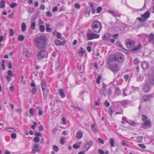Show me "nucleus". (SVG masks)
<instances>
[{
	"instance_id": "45",
	"label": "nucleus",
	"mask_w": 154,
	"mask_h": 154,
	"mask_svg": "<svg viewBox=\"0 0 154 154\" xmlns=\"http://www.w3.org/2000/svg\"><path fill=\"white\" fill-rule=\"evenodd\" d=\"M37 88L35 87L33 88L32 91V94H35L37 91Z\"/></svg>"
},
{
	"instance_id": "10",
	"label": "nucleus",
	"mask_w": 154,
	"mask_h": 154,
	"mask_svg": "<svg viewBox=\"0 0 154 154\" xmlns=\"http://www.w3.org/2000/svg\"><path fill=\"white\" fill-rule=\"evenodd\" d=\"M41 148V147H39L38 145L34 144H33V148L32 149V152L33 153H35L36 152H39Z\"/></svg>"
},
{
	"instance_id": "53",
	"label": "nucleus",
	"mask_w": 154,
	"mask_h": 154,
	"mask_svg": "<svg viewBox=\"0 0 154 154\" xmlns=\"http://www.w3.org/2000/svg\"><path fill=\"white\" fill-rule=\"evenodd\" d=\"M37 125V123L35 122H34L33 125L31 126V128L32 129H34L35 128Z\"/></svg>"
},
{
	"instance_id": "50",
	"label": "nucleus",
	"mask_w": 154,
	"mask_h": 154,
	"mask_svg": "<svg viewBox=\"0 0 154 154\" xmlns=\"http://www.w3.org/2000/svg\"><path fill=\"white\" fill-rule=\"evenodd\" d=\"M102 9V8L101 7H98L97 9V12L98 13H100Z\"/></svg>"
},
{
	"instance_id": "56",
	"label": "nucleus",
	"mask_w": 154,
	"mask_h": 154,
	"mask_svg": "<svg viewBox=\"0 0 154 154\" xmlns=\"http://www.w3.org/2000/svg\"><path fill=\"white\" fill-rule=\"evenodd\" d=\"M85 93V92H81L79 94V97L81 98H82L83 100H84V99L82 98V96H83L84 94Z\"/></svg>"
},
{
	"instance_id": "31",
	"label": "nucleus",
	"mask_w": 154,
	"mask_h": 154,
	"mask_svg": "<svg viewBox=\"0 0 154 154\" xmlns=\"http://www.w3.org/2000/svg\"><path fill=\"white\" fill-rule=\"evenodd\" d=\"M55 43L57 46H60L62 45V42L58 40H56L55 41Z\"/></svg>"
},
{
	"instance_id": "6",
	"label": "nucleus",
	"mask_w": 154,
	"mask_h": 154,
	"mask_svg": "<svg viewBox=\"0 0 154 154\" xmlns=\"http://www.w3.org/2000/svg\"><path fill=\"white\" fill-rule=\"evenodd\" d=\"M125 42L127 48L131 49L134 47L135 42L134 41L130 39H128Z\"/></svg>"
},
{
	"instance_id": "64",
	"label": "nucleus",
	"mask_w": 154,
	"mask_h": 154,
	"mask_svg": "<svg viewBox=\"0 0 154 154\" xmlns=\"http://www.w3.org/2000/svg\"><path fill=\"white\" fill-rule=\"evenodd\" d=\"M75 6L76 8L78 9H79L80 8V5L78 3H75Z\"/></svg>"
},
{
	"instance_id": "44",
	"label": "nucleus",
	"mask_w": 154,
	"mask_h": 154,
	"mask_svg": "<svg viewBox=\"0 0 154 154\" xmlns=\"http://www.w3.org/2000/svg\"><path fill=\"white\" fill-rule=\"evenodd\" d=\"M40 30L41 32H43L44 31V26L43 25H40Z\"/></svg>"
},
{
	"instance_id": "57",
	"label": "nucleus",
	"mask_w": 154,
	"mask_h": 154,
	"mask_svg": "<svg viewBox=\"0 0 154 154\" xmlns=\"http://www.w3.org/2000/svg\"><path fill=\"white\" fill-rule=\"evenodd\" d=\"M112 91L110 89H109L108 90L107 94L108 96H110L111 94Z\"/></svg>"
},
{
	"instance_id": "4",
	"label": "nucleus",
	"mask_w": 154,
	"mask_h": 154,
	"mask_svg": "<svg viewBox=\"0 0 154 154\" xmlns=\"http://www.w3.org/2000/svg\"><path fill=\"white\" fill-rule=\"evenodd\" d=\"M114 59H112V61H117L121 62L124 60V56L121 53H117L114 55Z\"/></svg>"
},
{
	"instance_id": "32",
	"label": "nucleus",
	"mask_w": 154,
	"mask_h": 154,
	"mask_svg": "<svg viewBox=\"0 0 154 154\" xmlns=\"http://www.w3.org/2000/svg\"><path fill=\"white\" fill-rule=\"evenodd\" d=\"M143 138L142 136H139L137 138V141L138 143H140L141 142Z\"/></svg>"
},
{
	"instance_id": "42",
	"label": "nucleus",
	"mask_w": 154,
	"mask_h": 154,
	"mask_svg": "<svg viewBox=\"0 0 154 154\" xmlns=\"http://www.w3.org/2000/svg\"><path fill=\"white\" fill-rule=\"evenodd\" d=\"M101 78V76L99 75L98 76L96 80V82L97 84H100Z\"/></svg>"
},
{
	"instance_id": "21",
	"label": "nucleus",
	"mask_w": 154,
	"mask_h": 154,
	"mask_svg": "<svg viewBox=\"0 0 154 154\" xmlns=\"http://www.w3.org/2000/svg\"><path fill=\"white\" fill-rule=\"evenodd\" d=\"M85 51L82 47L80 48V51L78 52V54L81 56H82L85 53Z\"/></svg>"
},
{
	"instance_id": "13",
	"label": "nucleus",
	"mask_w": 154,
	"mask_h": 154,
	"mask_svg": "<svg viewBox=\"0 0 154 154\" xmlns=\"http://www.w3.org/2000/svg\"><path fill=\"white\" fill-rule=\"evenodd\" d=\"M83 136V133L82 131H79L76 134L75 138L78 139H80L82 138Z\"/></svg>"
},
{
	"instance_id": "48",
	"label": "nucleus",
	"mask_w": 154,
	"mask_h": 154,
	"mask_svg": "<svg viewBox=\"0 0 154 154\" xmlns=\"http://www.w3.org/2000/svg\"><path fill=\"white\" fill-rule=\"evenodd\" d=\"M8 64V68L10 69H11L12 68V63L11 61H9Z\"/></svg>"
},
{
	"instance_id": "36",
	"label": "nucleus",
	"mask_w": 154,
	"mask_h": 154,
	"mask_svg": "<svg viewBox=\"0 0 154 154\" xmlns=\"http://www.w3.org/2000/svg\"><path fill=\"white\" fill-rule=\"evenodd\" d=\"M46 26H47L46 30L47 32H51V29L49 27L50 25L49 24H46Z\"/></svg>"
},
{
	"instance_id": "58",
	"label": "nucleus",
	"mask_w": 154,
	"mask_h": 154,
	"mask_svg": "<svg viewBox=\"0 0 154 154\" xmlns=\"http://www.w3.org/2000/svg\"><path fill=\"white\" fill-rule=\"evenodd\" d=\"M58 7L57 6H55L52 9V11L53 12H55L58 10Z\"/></svg>"
},
{
	"instance_id": "3",
	"label": "nucleus",
	"mask_w": 154,
	"mask_h": 154,
	"mask_svg": "<svg viewBox=\"0 0 154 154\" xmlns=\"http://www.w3.org/2000/svg\"><path fill=\"white\" fill-rule=\"evenodd\" d=\"M112 38V35L109 32L105 33L102 37V39L108 42H111L113 43L115 41L114 39H111Z\"/></svg>"
},
{
	"instance_id": "49",
	"label": "nucleus",
	"mask_w": 154,
	"mask_h": 154,
	"mask_svg": "<svg viewBox=\"0 0 154 154\" xmlns=\"http://www.w3.org/2000/svg\"><path fill=\"white\" fill-rule=\"evenodd\" d=\"M108 12L111 14L113 16H114V14H115V11L114 10H109L108 11Z\"/></svg>"
},
{
	"instance_id": "11",
	"label": "nucleus",
	"mask_w": 154,
	"mask_h": 154,
	"mask_svg": "<svg viewBox=\"0 0 154 154\" xmlns=\"http://www.w3.org/2000/svg\"><path fill=\"white\" fill-rule=\"evenodd\" d=\"M93 144L92 141L90 140L88 142V143L86 144L84 147L85 151H87L92 146Z\"/></svg>"
},
{
	"instance_id": "16",
	"label": "nucleus",
	"mask_w": 154,
	"mask_h": 154,
	"mask_svg": "<svg viewBox=\"0 0 154 154\" xmlns=\"http://www.w3.org/2000/svg\"><path fill=\"white\" fill-rule=\"evenodd\" d=\"M110 68L112 71H117L119 70L118 66L116 64L111 65L110 66Z\"/></svg>"
},
{
	"instance_id": "26",
	"label": "nucleus",
	"mask_w": 154,
	"mask_h": 154,
	"mask_svg": "<svg viewBox=\"0 0 154 154\" xmlns=\"http://www.w3.org/2000/svg\"><path fill=\"white\" fill-rule=\"evenodd\" d=\"M59 92L60 94L61 97L63 98L65 97V94L64 93L63 90L62 89H60L59 90Z\"/></svg>"
},
{
	"instance_id": "8",
	"label": "nucleus",
	"mask_w": 154,
	"mask_h": 154,
	"mask_svg": "<svg viewBox=\"0 0 154 154\" xmlns=\"http://www.w3.org/2000/svg\"><path fill=\"white\" fill-rule=\"evenodd\" d=\"M46 55V52L45 50H42L40 51L37 55L38 58L41 60L45 57Z\"/></svg>"
},
{
	"instance_id": "12",
	"label": "nucleus",
	"mask_w": 154,
	"mask_h": 154,
	"mask_svg": "<svg viewBox=\"0 0 154 154\" xmlns=\"http://www.w3.org/2000/svg\"><path fill=\"white\" fill-rule=\"evenodd\" d=\"M150 84L149 82H146L144 85L143 89V91L144 92H146L149 90Z\"/></svg>"
},
{
	"instance_id": "23",
	"label": "nucleus",
	"mask_w": 154,
	"mask_h": 154,
	"mask_svg": "<svg viewBox=\"0 0 154 154\" xmlns=\"http://www.w3.org/2000/svg\"><path fill=\"white\" fill-rule=\"evenodd\" d=\"M6 131L11 132H14L16 131L15 129L13 128L8 127L5 128Z\"/></svg>"
},
{
	"instance_id": "55",
	"label": "nucleus",
	"mask_w": 154,
	"mask_h": 154,
	"mask_svg": "<svg viewBox=\"0 0 154 154\" xmlns=\"http://www.w3.org/2000/svg\"><path fill=\"white\" fill-rule=\"evenodd\" d=\"M8 75L9 76H12L13 72H12L11 70H9L8 71Z\"/></svg>"
},
{
	"instance_id": "15",
	"label": "nucleus",
	"mask_w": 154,
	"mask_h": 154,
	"mask_svg": "<svg viewBox=\"0 0 154 154\" xmlns=\"http://www.w3.org/2000/svg\"><path fill=\"white\" fill-rule=\"evenodd\" d=\"M141 66L143 69H146L148 67L149 63L146 61H143L141 63Z\"/></svg>"
},
{
	"instance_id": "38",
	"label": "nucleus",
	"mask_w": 154,
	"mask_h": 154,
	"mask_svg": "<svg viewBox=\"0 0 154 154\" xmlns=\"http://www.w3.org/2000/svg\"><path fill=\"white\" fill-rule=\"evenodd\" d=\"M141 116L142 117V120L143 122L147 120V117L144 114H142Z\"/></svg>"
},
{
	"instance_id": "5",
	"label": "nucleus",
	"mask_w": 154,
	"mask_h": 154,
	"mask_svg": "<svg viewBox=\"0 0 154 154\" xmlns=\"http://www.w3.org/2000/svg\"><path fill=\"white\" fill-rule=\"evenodd\" d=\"M149 12H147L141 15V17L137 18V19L141 22H144L147 20L148 18L149 17Z\"/></svg>"
},
{
	"instance_id": "25",
	"label": "nucleus",
	"mask_w": 154,
	"mask_h": 154,
	"mask_svg": "<svg viewBox=\"0 0 154 154\" xmlns=\"http://www.w3.org/2000/svg\"><path fill=\"white\" fill-rule=\"evenodd\" d=\"M90 11L91 9L90 8H87L86 9L85 13L86 16L88 17L89 16Z\"/></svg>"
},
{
	"instance_id": "27",
	"label": "nucleus",
	"mask_w": 154,
	"mask_h": 154,
	"mask_svg": "<svg viewBox=\"0 0 154 154\" xmlns=\"http://www.w3.org/2000/svg\"><path fill=\"white\" fill-rule=\"evenodd\" d=\"M71 107L73 108L76 111L77 110L79 111L82 110V109L79 106H76L74 105H71Z\"/></svg>"
},
{
	"instance_id": "46",
	"label": "nucleus",
	"mask_w": 154,
	"mask_h": 154,
	"mask_svg": "<svg viewBox=\"0 0 154 154\" xmlns=\"http://www.w3.org/2000/svg\"><path fill=\"white\" fill-rule=\"evenodd\" d=\"M116 92L119 94L121 93V91L120 89L118 87H116L115 88Z\"/></svg>"
},
{
	"instance_id": "35",
	"label": "nucleus",
	"mask_w": 154,
	"mask_h": 154,
	"mask_svg": "<svg viewBox=\"0 0 154 154\" xmlns=\"http://www.w3.org/2000/svg\"><path fill=\"white\" fill-rule=\"evenodd\" d=\"M127 123L132 126L134 125L135 124L134 121H131V120L127 121Z\"/></svg>"
},
{
	"instance_id": "17",
	"label": "nucleus",
	"mask_w": 154,
	"mask_h": 154,
	"mask_svg": "<svg viewBox=\"0 0 154 154\" xmlns=\"http://www.w3.org/2000/svg\"><path fill=\"white\" fill-rule=\"evenodd\" d=\"M101 91L103 92V95L106 96L107 93L106 85L103 84Z\"/></svg>"
},
{
	"instance_id": "61",
	"label": "nucleus",
	"mask_w": 154,
	"mask_h": 154,
	"mask_svg": "<svg viewBox=\"0 0 154 154\" xmlns=\"http://www.w3.org/2000/svg\"><path fill=\"white\" fill-rule=\"evenodd\" d=\"M98 150L99 153L100 154H104V151L101 149H99Z\"/></svg>"
},
{
	"instance_id": "28",
	"label": "nucleus",
	"mask_w": 154,
	"mask_h": 154,
	"mask_svg": "<svg viewBox=\"0 0 154 154\" xmlns=\"http://www.w3.org/2000/svg\"><path fill=\"white\" fill-rule=\"evenodd\" d=\"M114 140L113 138H111L109 140V143L110 144L111 146L112 147H114Z\"/></svg>"
},
{
	"instance_id": "33",
	"label": "nucleus",
	"mask_w": 154,
	"mask_h": 154,
	"mask_svg": "<svg viewBox=\"0 0 154 154\" xmlns=\"http://www.w3.org/2000/svg\"><path fill=\"white\" fill-rule=\"evenodd\" d=\"M35 22L34 21L32 23L31 25V28L32 29L34 30L35 29Z\"/></svg>"
},
{
	"instance_id": "54",
	"label": "nucleus",
	"mask_w": 154,
	"mask_h": 154,
	"mask_svg": "<svg viewBox=\"0 0 154 154\" xmlns=\"http://www.w3.org/2000/svg\"><path fill=\"white\" fill-rule=\"evenodd\" d=\"M11 137L13 139H15L17 137V135L15 133H13L11 135Z\"/></svg>"
},
{
	"instance_id": "40",
	"label": "nucleus",
	"mask_w": 154,
	"mask_h": 154,
	"mask_svg": "<svg viewBox=\"0 0 154 154\" xmlns=\"http://www.w3.org/2000/svg\"><path fill=\"white\" fill-rule=\"evenodd\" d=\"M33 141L36 143L38 142L39 141V138L37 137H35L33 139Z\"/></svg>"
},
{
	"instance_id": "2",
	"label": "nucleus",
	"mask_w": 154,
	"mask_h": 154,
	"mask_svg": "<svg viewBox=\"0 0 154 154\" xmlns=\"http://www.w3.org/2000/svg\"><path fill=\"white\" fill-rule=\"evenodd\" d=\"M91 26L93 31L96 33L100 32L102 28L101 23L98 21H93Z\"/></svg>"
},
{
	"instance_id": "60",
	"label": "nucleus",
	"mask_w": 154,
	"mask_h": 154,
	"mask_svg": "<svg viewBox=\"0 0 154 154\" xmlns=\"http://www.w3.org/2000/svg\"><path fill=\"white\" fill-rule=\"evenodd\" d=\"M143 79V78L142 76L141 75H140L138 78L137 79V81H142Z\"/></svg>"
},
{
	"instance_id": "20",
	"label": "nucleus",
	"mask_w": 154,
	"mask_h": 154,
	"mask_svg": "<svg viewBox=\"0 0 154 154\" xmlns=\"http://www.w3.org/2000/svg\"><path fill=\"white\" fill-rule=\"evenodd\" d=\"M148 40L149 42H153L154 40V35L151 33L148 36Z\"/></svg>"
},
{
	"instance_id": "59",
	"label": "nucleus",
	"mask_w": 154,
	"mask_h": 154,
	"mask_svg": "<svg viewBox=\"0 0 154 154\" xmlns=\"http://www.w3.org/2000/svg\"><path fill=\"white\" fill-rule=\"evenodd\" d=\"M98 141L99 143H101L103 144L104 143V141L102 140L100 138H98Z\"/></svg>"
},
{
	"instance_id": "63",
	"label": "nucleus",
	"mask_w": 154,
	"mask_h": 154,
	"mask_svg": "<svg viewBox=\"0 0 154 154\" xmlns=\"http://www.w3.org/2000/svg\"><path fill=\"white\" fill-rule=\"evenodd\" d=\"M14 34V30L12 29H11L10 30V35L12 36Z\"/></svg>"
},
{
	"instance_id": "9",
	"label": "nucleus",
	"mask_w": 154,
	"mask_h": 154,
	"mask_svg": "<svg viewBox=\"0 0 154 154\" xmlns=\"http://www.w3.org/2000/svg\"><path fill=\"white\" fill-rule=\"evenodd\" d=\"M151 126V122L149 120L144 122V123L142 125L141 127L143 128L146 129V128L150 127Z\"/></svg>"
},
{
	"instance_id": "52",
	"label": "nucleus",
	"mask_w": 154,
	"mask_h": 154,
	"mask_svg": "<svg viewBox=\"0 0 154 154\" xmlns=\"http://www.w3.org/2000/svg\"><path fill=\"white\" fill-rule=\"evenodd\" d=\"M53 149L56 152L58 151L59 150V149L58 146L55 145H54L53 146Z\"/></svg>"
},
{
	"instance_id": "43",
	"label": "nucleus",
	"mask_w": 154,
	"mask_h": 154,
	"mask_svg": "<svg viewBox=\"0 0 154 154\" xmlns=\"http://www.w3.org/2000/svg\"><path fill=\"white\" fill-rule=\"evenodd\" d=\"M17 5V4L16 3H13L11 4L10 5V7L11 8H14Z\"/></svg>"
},
{
	"instance_id": "7",
	"label": "nucleus",
	"mask_w": 154,
	"mask_h": 154,
	"mask_svg": "<svg viewBox=\"0 0 154 154\" xmlns=\"http://www.w3.org/2000/svg\"><path fill=\"white\" fill-rule=\"evenodd\" d=\"M87 39L88 40H91L95 38H98L100 37V35L94 33H90L87 34Z\"/></svg>"
},
{
	"instance_id": "34",
	"label": "nucleus",
	"mask_w": 154,
	"mask_h": 154,
	"mask_svg": "<svg viewBox=\"0 0 154 154\" xmlns=\"http://www.w3.org/2000/svg\"><path fill=\"white\" fill-rule=\"evenodd\" d=\"M91 128L92 131L95 133L97 132V131L96 128L95 127V126L94 125L92 124L91 125Z\"/></svg>"
},
{
	"instance_id": "47",
	"label": "nucleus",
	"mask_w": 154,
	"mask_h": 154,
	"mask_svg": "<svg viewBox=\"0 0 154 154\" xmlns=\"http://www.w3.org/2000/svg\"><path fill=\"white\" fill-rule=\"evenodd\" d=\"M65 140V138L64 137H62L60 140V143L62 145H63L64 144V141Z\"/></svg>"
},
{
	"instance_id": "24",
	"label": "nucleus",
	"mask_w": 154,
	"mask_h": 154,
	"mask_svg": "<svg viewBox=\"0 0 154 154\" xmlns=\"http://www.w3.org/2000/svg\"><path fill=\"white\" fill-rule=\"evenodd\" d=\"M21 30L22 32H24L26 29V25L24 23H23L21 24Z\"/></svg>"
},
{
	"instance_id": "62",
	"label": "nucleus",
	"mask_w": 154,
	"mask_h": 154,
	"mask_svg": "<svg viewBox=\"0 0 154 154\" xmlns=\"http://www.w3.org/2000/svg\"><path fill=\"white\" fill-rule=\"evenodd\" d=\"M73 147L75 149H77L79 148L80 146L79 145H77L74 144L73 146Z\"/></svg>"
},
{
	"instance_id": "14",
	"label": "nucleus",
	"mask_w": 154,
	"mask_h": 154,
	"mask_svg": "<svg viewBox=\"0 0 154 154\" xmlns=\"http://www.w3.org/2000/svg\"><path fill=\"white\" fill-rule=\"evenodd\" d=\"M41 87L42 90L43 91H48V90L47 88L46 84L45 81H42V82Z\"/></svg>"
},
{
	"instance_id": "37",
	"label": "nucleus",
	"mask_w": 154,
	"mask_h": 154,
	"mask_svg": "<svg viewBox=\"0 0 154 154\" xmlns=\"http://www.w3.org/2000/svg\"><path fill=\"white\" fill-rule=\"evenodd\" d=\"M24 38V37L23 35H20L18 37V40L19 41H23Z\"/></svg>"
},
{
	"instance_id": "39",
	"label": "nucleus",
	"mask_w": 154,
	"mask_h": 154,
	"mask_svg": "<svg viewBox=\"0 0 154 154\" xmlns=\"http://www.w3.org/2000/svg\"><path fill=\"white\" fill-rule=\"evenodd\" d=\"M122 144L123 146H128V145L127 144V142L125 140H122L121 141Z\"/></svg>"
},
{
	"instance_id": "30",
	"label": "nucleus",
	"mask_w": 154,
	"mask_h": 154,
	"mask_svg": "<svg viewBox=\"0 0 154 154\" xmlns=\"http://www.w3.org/2000/svg\"><path fill=\"white\" fill-rule=\"evenodd\" d=\"M5 1L4 0H2L0 3V8H4L5 7Z\"/></svg>"
},
{
	"instance_id": "22",
	"label": "nucleus",
	"mask_w": 154,
	"mask_h": 154,
	"mask_svg": "<svg viewBox=\"0 0 154 154\" xmlns=\"http://www.w3.org/2000/svg\"><path fill=\"white\" fill-rule=\"evenodd\" d=\"M149 79L151 83L154 85V75H150L149 77Z\"/></svg>"
},
{
	"instance_id": "29",
	"label": "nucleus",
	"mask_w": 154,
	"mask_h": 154,
	"mask_svg": "<svg viewBox=\"0 0 154 154\" xmlns=\"http://www.w3.org/2000/svg\"><path fill=\"white\" fill-rule=\"evenodd\" d=\"M49 91H43V98L44 99L46 100L47 97L48 93Z\"/></svg>"
},
{
	"instance_id": "41",
	"label": "nucleus",
	"mask_w": 154,
	"mask_h": 154,
	"mask_svg": "<svg viewBox=\"0 0 154 154\" xmlns=\"http://www.w3.org/2000/svg\"><path fill=\"white\" fill-rule=\"evenodd\" d=\"M29 112L32 116H34V111L33 108H31L29 110Z\"/></svg>"
},
{
	"instance_id": "18",
	"label": "nucleus",
	"mask_w": 154,
	"mask_h": 154,
	"mask_svg": "<svg viewBox=\"0 0 154 154\" xmlns=\"http://www.w3.org/2000/svg\"><path fill=\"white\" fill-rule=\"evenodd\" d=\"M141 47L142 46L141 44H139L138 46L137 47H135L134 46V48H132L131 50L133 51H137L141 49Z\"/></svg>"
},
{
	"instance_id": "1",
	"label": "nucleus",
	"mask_w": 154,
	"mask_h": 154,
	"mask_svg": "<svg viewBox=\"0 0 154 154\" xmlns=\"http://www.w3.org/2000/svg\"><path fill=\"white\" fill-rule=\"evenodd\" d=\"M47 37L44 35L35 38L34 41L36 46L38 49L43 48L47 45Z\"/></svg>"
},
{
	"instance_id": "19",
	"label": "nucleus",
	"mask_w": 154,
	"mask_h": 154,
	"mask_svg": "<svg viewBox=\"0 0 154 154\" xmlns=\"http://www.w3.org/2000/svg\"><path fill=\"white\" fill-rule=\"evenodd\" d=\"M152 97V96L150 95H148L144 96L143 97V100L144 102L147 101L149 100Z\"/></svg>"
},
{
	"instance_id": "51",
	"label": "nucleus",
	"mask_w": 154,
	"mask_h": 154,
	"mask_svg": "<svg viewBox=\"0 0 154 154\" xmlns=\"http://www.w3.org/2000/svg\"><path fill=\"white\" fill-rule=\"evenodd\" d=\"M138 146L143 149H145L146 148V146L142 144H138Z\"/></svg>"
}]
</instances>
